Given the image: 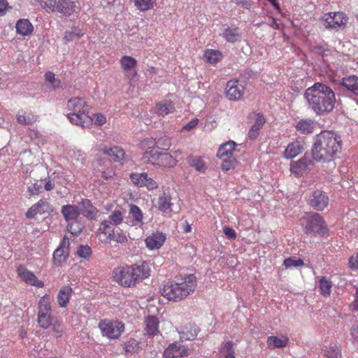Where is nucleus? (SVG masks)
I'll use <instances>...</instances> for the list:
<instances>
[{"label":"nucleus","instance_id":"9","mask_svg":"<svg viewBox=\"0 0 358 358\" xmlns=\"http://www.w3.org/2000/svg\"><path fill=\"white\" fill-rule=\"evenodd\" d=\"M55 6L52 8H45L50 11L57 10L59 13L70 16L74 13H78L80 11V6L78 2L73 0H55Z\"/></svg>","mask_w":358,"mask_h":358},{"label":"nucleus","instance_id":"33","mask_svg":"<svg viewBox=\"0 0 358 358\" xmlns=\"http://www.w3.org/2000/svg\"><path fill=\"white\" fill-rule=\"evenodd\" d=\"M72 288L69 285L63 286L57 294V302L60 307H66L72 294Z\"/></svg>","mask_w":358,"mask_h":358},{"label":"nucleus","instance_id":"37","mask_svg":"<svg viewBox=\"0 0 358 358\" xmlns=\"http://www.w3.org/2000/svg\"><path fill=\"white\" fill-rule=\"evenodd\" d=\"M85 34L84 31L78 27H73L71 30L66 31L64 39L66 42H71L80 38Z\"/></svg>","mask_w":358,"mask_h":358},{"label":"nucleus","instance_id":"23","mask_svg":"<svg viewBox=\"0 0 358 358\" xmlns=\"http://www.w3.org/2000/svg\"><path fill=\"white\" fill-rule=\"evenodd\" d=\"M123 222V215L120 210H115L111 213L107 220L100 223L98 231H103V228L108 225L111 228L118 226Z\"/></svg>","mask_w":358,"mask_h":358},{"label":"nucleus","instance_id":"13","mask_svg":"<svg viewBox=\"0 0 358 358\" xmlns=\"http://www.w3.org/2000/svg\"><path fill=\"white\" fill-rule=\"evenodd\" d=\"M131 182L137 187H146L148 189H157V183L147 173H132L129 176Z\"/></svg>","mask_w":358,"mask_h":358},{"label":"nucleus","instance_id":"49","mask_svg":"<svg viewBox=\"0 0 358 358\" xmlns=\"http://www.w3.org/2000/svg\"><path fill=\"white\" fill-rule=\"evenodd\" d=\"M76 253L78 257L88 259L92 255V249L87 245H80L78 247Z\"/></svg>","mask_w":358,"mask_h":358},{"label":"nucleus","instance_id":"8","mask_svg":"<svg viewBox=\"0 0 358 358\" xmlns=\"http://www.w3.org/2000/svg\"><path fill=\"white\" fill-rule=\"evenodd\" d=\"M113 273L115 280L124 287H130L135 286L138 283L134 275V269H132L131 266L115 268Z\"/></svg>","mask_w":358,"mask_h":358},{"label":"nucleus","instance_id":"26","mask_svg":"<svg viewBox=\"0 0 358 358\" xmlns=\"http://www.w3.org/2000/svg\"><path fill=\"white\" fill-rule=\"evenodd\" d=\"M165 240V235L162 232H157L148 236L145 241L148 248L150 250H156L160 248L163 245Z\"/></svg>","mask_w":358,"mask_h":358},{"label":"nucleus","instance_id":"32","mask_svg":"<svg viewBox=\"0 0 358 358\" xmlns=\"http://www.w3.org/2000/svg\"><path fill=\"white\" fill-rule=\"evenodd\" d=\"M341 85L348 91L358 96V76H350L342 79Z\"/></svg>","mask_w":358,"mask_h":358},{"label":"nucleus","instance_id":"42","mask_svg":"<svg viewBox=\"0 0 358 358\" xmlns=\"http://www.w3.org/2000/svg\"><path fill=\"white\" fill-rule=\"evenodd\" d=\"M332 283L330 280H327L325 277H322L319 281V287L321 293L324 296H329L331 294V289Z\"/></svg>","mask_w":358,"mask_h":358},{"label":"nucleus","instance_id":"61","mask_svg":"<svg viewBox=\"0 0 358 358\" xmlns=\"http://www.w3.org/2000/svg\"><path fill=\"white\" fill-rule=\"evenodd\" d=\"M349 264L351 268L358 269V252L350 258Z\"/></svg>","mask_w":358,"mask_h":358},{"label":"nucleus","instance_id":"56","mask_svg":"<svg viewBox=\"0 0 358 358\" xmlns=\"http://www.w3.org/2000/svg\"><path fill=\"white\" fill-rule=\"evenodd\" d=\"M138 347V343L133 338L129 339L124 344V349L127 352H134Z\"/></svg>","mask_w":358,"mask_h":358},{"label":"nucleus","instance_id":"64","mask_svg":"<svg viewBox=\"0 0 358 358\" xmlns=\"http://www.w3.org/2000/svg\"><path fill=\"white\" fill-rule=\"evenodd\" d=\"M351 335L354 340L358 341V321H356L351 329Z\"/></svg>","mask_w":358,"mask_h":358},{"label":"nucleus","instance_id":"57","mask_svg":"<svg viewBox=\"0 0 358 358\" xmlns=\"http://www.w3.org/2000/svg\"><path fill=\"white\" fill-rule=\"evenodd\" d=\"M51 325L52 326V331L55 333V336L57 338L60 337L62 336V332H63V329H62V328L61 327L60 322L55 320L52 323Z\"/></svg>","mask_w":358,"mask_h":358},{"label":"nucleus","instance_id":"3","mask_svg":"<svg viewBox=\"0 0 358 358\" xmlns=\"http://www.w3.org/2000/svg\"><path fill=\"white\" fill-rule=\"evenodd\" d=\"M196 287L194 274H185L176 278L174 282H167L160 288L162 295L169 301H178L186 298Z\"/></svg>","mask_w":358,"mask_h":358},{"label":"nucleus","instance_id":"63","mask_svg":"<svg viewBox=\"0 0 358 358\" xmlns=\"http://www.w3.org/2000/svg\"><path fill=\"white\" fill-rule=\"evenodd\" d=\"M338 351L335 348H329L326 350V357L327 358H338Z\"/></svg>","mask_w":358,"mask_h":358},{"label":"nucleus","instance_id":"35","mask_svg":"<svg viewBox=\"0 0 358 358\" xmlns=\"http://www.w3.org/2000/svg\"><path fill=\"white\" fill-rule=\"evenodd\" d=\"M199 331L195 325L189 324L180 333V338L181 341H193L198 335Z\"/></svg>","mask_w":358,"mask_h":358},{"label":"nucleus","instance_id":"45","mask_svg":"<svg viewBox=\"0 0 358 358\" xmlns=\"http://www.w3.org/2000/svg\"><path fill=\"white\" fill-rule=\"evenodd\" d=\"M68 222L66 228L69 232L73 235H78L82 232L84 227L80 222L73 220Z\"/></svg>","mask_w":358,"mask_h":358},{"label":"nucleus","instance_id":"39","mask_svg":"<svg viewBox=\"0 0 358 358\" xmlns=\"http://www.w3.org/2000/svg\"><path fill=\"white\" fill-rule=\"evenodd\" d=\"M55 320L50 313H38V323L44 329H48Z\"/></svg>","mask_w":358,"mask_h":358},{"label":"nucleus","instance_id":"25","mask_svg":"<svg viewBox=\"0 0 358 358\" xmlns=\"http://www.w3.org/2000/svg\"><path fill=\"white\" fill-rule=\"evenodd\" d=\"M303 150L304 145L303 141H296L288 144L283 153V156L287 159H293L301 153Z\"/></svg>","mask_w":358,"mask_h":358},{"label":"nucleus","instance_id":"54","mask_svg":"<svg viewBox=\"0 0 358 358\" xmlns=\"http://www.w3.org/2000/svg\"><path fill=\"white\" fill-rule=\"evenodd\" d=\"M233 345L232 341H228L222 348L221 353L224 355V358H235Z\"/></svg>","mask_w":358,"mask_h":358},{"label":"nucleus","instance_id":"14","mask_svg":"<svg viewBox=\"0 0 358 358\" xmlns=\"http://www.w3.org/2000/svg\"><path fill=\"white\" fill-rule=\"evenodd\" d=\"M189 348L180 341L170 344L164 352L166 358H179L189 355Z\"/></svg>","mask_w":358,"mask_h":358},{"label":"nucleus","instance_id":"48","mask_svg":"<svg viewBox=\"0 0 358 358\" xmlns=\"http://www.w3.org/2000/svg\"><path fill=\"white\" fill-rule=\"evenodd\" d=\"M175 110V108L172 103L166 102L164 103H159L157 105V112L159 115H168L172 113Z\"/></svg>","mask_w":358,"mask_h":358},{"label":"nucleus","instance_id":"21","mask_svg":"<svg viewBox=\"0 0 358 358\" xmlns=\"http://www.w3.org/2000/svg\"><path fill=\"white\" fill-rule=\"evenodd\" d=\"M137 282L148 278L150 275V268L148 262L141 261L138 263L131 265Z\"/></svg>","mask_w":358,"mask_h":358},{"label":"nucleus","instance_id":"59","mask_svg":"<svg viewBox=\"0 0 358 358\" xmlns=\"http://www.w3.org/2000/svg\"><path fill=\"white\" fill-rule=\"evenodd\" d=\"M199 120L197 118H194L192 120H190L188 123L185 124L182 129V130H191L192 129H194L198 124Z\"/></svg>","mask_w":358,"mask_h":358},{"label":"nucleus","instance_id":"60","mask_svg":"<svg viewBox=\"0 0 358 358\" xmlns=\"http://www.w3.org/2000/svg\"><path fill=\"white\" fill-rule=\"evenodd\" d=\"M115 176V172L113 169L108 168L101 173V177L106 180L112 178Z\"/></svg>","mask_w":358,"mask_h":358},{"label":"nucleus","instance_id":"22","mask_svg":"<svg viewBox=\"0 0 358 358\" xmlns=\"http://www.w3.org/2000/svg\"><path fill=\"white\" fill-rule=\"evenodd\" d=\"M101 151L109 156L114 162H128L129 158L125 155L124 150L119 146H113L112 148H105Z\"/></svg>","mask_w":358,"mask_h":358},{"label":"nucleus","instance_id":"17","mask_svg":"<svg viewBox=\"0 0 358 358\" xmlns=\"http://www.w3.org/2000/svg\"><path fill=\"white\" fill-rule=\"evenodd\" d=\"M52 210L50 203L43 200L40 199L36 203L31 206L26 213V217L28 219H33L37 214H44Z\"/></svg>","mask_w":358,"mask_h":358},{"label":"nucleus","instance_id":"46","mask_svg":"<svg viewBox=\"0 0 358 358\" xmlns=\"http://www.w3.org/2000/svg\"><path fill=\"white\" fill-rule=\"evenodd\" d=\"M136 60L130 56H123L120 59L122 69L127 71L131 70L136 65Z\"/></svg>","mask_w":358,"mask_h":358},{"label":"nucleus","instance_id":"24","mask_svg":"<svg viewBox=\"0 0 358 358\" xmlns=\"http://www.w3.org/2000/svg\"><path fill=\"white\" fill-rule=\"evenodd\" d=\"M254 115L256 117L255 122L248 134V138L252 141L255 140L258 137L261 129L266 122V119L262 113H258L254 114Z\"/></svg>","mask_w":358,"mask_h":358},{"label":"nucleus","instance_id":"53","mask_svg":"<svg viewBox=\"0 0 358 358\" xmlns=\"http://www.w3.org/2000/svg\"><path fill=\"white\" fill-rule=\"evenodd\" d=\"M17 122L24 125H31L36 122V117L34 115L24 116L23 115H17Z\"/></svg>","mask_w":358,"mask_h":358},{"label":"nucleus","instance_id":"34","mask_svg":"<svg viewBox=\"0 0 358 358\" xmlns=\"http://www.w3.org/2000/svg\"><path fill=\"white\" fill-rule=\"evenodd\" d=\"M236 143L234 141H229L222 144L219 148L217 157L220 159L224 157H233V153L235 150Z\"/></svg>","mask_w":358,"mask_h":358},{"label":"nucleus","instance_id":"31","mask_svg":"<svg viewBox=\"0 0 358 358\" xmlns=\"http://www.w3.org/2000/svg\"><path fill=\"white\" fill-rule=\"evenodd\" d=\"M16 31L21 36L30 35L34 31V27L27 19L19 20L15 25Z\"/></svg>","mask_w":358,"mask_h":358},{"label":"nucleus","instance_id":"36","mask_svg":"<svg viewBox=\"0 0 358 358\" xmlns=\"http://www.w3.org/2000/svg\"><path fill=\"white\" fill-rule=\"evenodd\" d=\"M171 198L170 196L163 194L159 197L158 206L159 210L164 213H171L172 210L173 203L171 202Z\"/></svg>","mask_w":358,"mask_h":358},{"label":"nucleus","instance_id":"6","mask_svg":"<svg viewBox=\"0 0 358 358\" xmlns=\"http://www.w3.org/2000/svg\"><path fill=\"white\" fill-rule=\"evenodd\" d=\"M100 239L103 243H108L111 241H114L117 243H126L128 242V237L122 229L117 227L115 229L105 226L103 231H98Z\"/></svg>","mask_w":358,"mask_h":358},{"label":"nucleus","instance_id":"5","mask_svg":"<svg viewBox=\"0 0 358 358\" xmlns=\"http://www.w3.org/2000/svg\"><path fill=\"white\" fill-rule=\"evenodd\" d=\"M141 160L144 163L169 168L173 167L177 164V160L170 153L159 152L155 149L144 152Z\"/></svg>","mask_w":358,"mask_h":358},{"label":"nucleus","instance_id":"27","mask_svg":"<svg viewBox=\"0 0 358 358\" xmlns=\"http://www.w3.org/2000/svg\"><path fill=\"white\" fill-rule=\"evenodd\" d=\"M61 213L66 222L77 220L80 215L78 206L66 204L61 208Z\"/></svg>","mask_w":358,"mask_h":358},{"label":"nucleus","instance_id":"52","mask_svg":"<svg viewBox=\"0 0 358 358\" xmlns=\"http://www.w3.org/2000/svg\"><path fill=\"white\" fill-rule=\"evenodd\" d=\"M236 164V160L234 157H226L222 158L221 168L224 171H228L231 169H234Z\"/></svg>","mask_w":358,"mask_h":358},{"label":"nucleus","instance_id":"40","mask_svg":"<svg viewBox=\"0 0 358 358\" xmlns=\"http://www.w3.org/2000/svg\"><path fill=\"white\" fill-rule=\"evenodd\" d=\"M69 250H64L62 248H57L53 253V262L55 265L60 264L66 261L69 257Z\"/></svg>","mask_w":358,"mask_h":358},{"label":"nucleus","instance_id":"51","mask_svg":"<svg viewBox=\"0 0 358 358\" xmlns=\"http://www.w3.org/2000/svg\"><path fill=\"white\" fill-rule=\"evenodd\" d=\"M42 182H39L38 180H35L34 182L29 184L27 187V192L30 196L38 195L42 192Z\"/></svg>","mask_w":358,"mask_h":358},{"label":"nucleus","instance_id":"15","mask_svg":"<svg viewBox=\"0 0 358 358\" xmlns=\"http://www.w3.org/2000/svg\"><path fill=\"white\" fill-rule=\"evenodd\" d=\"M243 87L238 80H229L225 88L226 96L231 101L239 100L243 95Z\"/></svg>","mask_w":358,"mask_h":358},{"label":"nucleus","instance_id":"18","mask_svg":"<svg viewBox=\"0 0 358 358\" xmlns=\"http://www.w3.org/2000/svg\"><path fill=\"white\" fill-rule=\"evenodd\" d=\"M69 121L78 126L83 128H87L92 125L93 120L90 117L88 113H71L67 115Z\"/></svg>","mask_w":358,"mask_h":358},{"label":"nucleus","instance_id":"12","mask_svg":"<svg viewBox=\"0 0 358 358\" xmlns=\"http://www.w3.org/2000/svg\"><path fill=\"white\" fill-rule=\"evenodd\" d=\"M348 20V18L343 13H334L332 15L329 13V17L324 20V26L327 29L338 30L345 26Z\"/></svg>","mask_w":358,"mask_h":358},{"label":"nucleus","instance_id":"50","mask_svg":"<svg viewBox=\"0 0 358 358\" xmlns=\"http://www.w3.org/2000/svg\"><path fill=\"white\" fill-rule=\"evenodd\" d=\"M283 265L287 268H297L303 265V261L300 258L289 257L284 260Z\"/></svg>","mask_w":358,"mask_h":358},{"label":"nucleus","instance_id":"43","mask_svg":"<svg viewBox=\"0 0 358 358\" xmlns=\"http://www.w3.org/2000/svg\"><path fill=\"white\" fill-rule=\"evenodd\" d=\"M204 57L207 62L215 64L221 59L222 54L217 50H207L205 52Z\"/></svg>","mask_w":358,"mask_h":358},{"label":"nucleus","instance_id":"19","mask_svg":"<svg viewBox=\"0 0 358 358\" xmlns=\"http://www.w3.org/2000/svg\"><path fill=\"white\" fill-rule=\"evenodd\" d=\"M78 207L80 214L88 220H95L97 217L98 210L94 207L90 200L87 199H83L78 203Z\"/></svg>","mask_w":358,"mask_h":358},{"label":"nucleus","instance_id":"41","mask_svg":"<svg viewBox=\"0 0 358 358\" xmlns=\"http://www.w3.org/2000/svg\"><path fill=\"white\" fill-rule=\"evenodd\" d=\"M129 207V213L133 217L134 221L136 224H143V213L139 207L134 204H130Z\"/></svg>","mask_w":358,"mask_h":358},{"label":"nucleus","instance_id":"4","mask_svg":"<svg viewBox=\"0 0 358 358\" xmlns=\"http://www.w3.org/2000/svg\"><path fill=\"white\" fill-rule=\"evenodd\" d=\"M300 223L303 227L304 233L308 235L324 234L327 231L324 220L317 213H306L301 217Z\"/></svg>","mask_w":358,"mask_h":358},{"label":"nucleus","instance_id":"16","mask_svg":"<svg viewBox=\"0 0 358 358\" xmlns=\"http://www.w3.org/2000/svg\"><path fill=\"white\" fill-rule=\"evenodd\" d=\"M19 276L27 284L37 287H43L44 283L43 281L38 280L36 276L31 271L27 270L22 265H20L17 268Z\"/></svg>","mask_w":358,"mask_h":358},{"label":"nucleus","instance_id":"30","mask_svg":"<svg viewBox=\"0 0 358 358\" xmlns=\"http://www.w3.org/2000/svg\"><path fill=\"white\" fill-rule=\"evenodd\" d=\"M145 331L149 336H154L159 333V320L155 316L150 315L145 320Z\"/></svg>","mask_w":358,"mask_h":358},{"label":"nucleus","instance_id":"2","mask_svg":"<svg viewBox=\"0 0 358 358\" xmlns=\"http://www.w3.org/2000/svg\"><path fill=\"white\" fill-rule=\"evenodd\" d=\"M308 108L317 115H324L333 110L336 103L334 92L327 85L315 83L304 94Z\"/></svg>","mask_w":358,"mask_h":358},{"label":"nucleus","instance_id":"38","mask_svg":"<svg viewBox=\"0 0 358 358\" xmlns=\"http://www.w3.org/2000/svg\"><path fill=\"white\" fill-rule=\"evenodd\" d=\"M187 163L191 167L194 168L200 173H204L207 169L204 162L200 157L189 156L187 159Z\"/></svg>","mask_w":358,"mask_h":358},{"label":"nucleus","instance_id":"62","mask_svg":"<svg viewBox=\"0 0 358 358\" xmlns=\"http://www.w3.org/2000/svg\"><path fill=\"white\" fill-rule=\"evenodd\" d=\"M38 2H41L42 7L45 8H52L55 6V0H36Z\"/></svg>","mask_w":358,"mask_h":358},{"label":"nucleus","instance_id":"1","mask_svg":"<svg viewBox=\"0 0 358 358\" xmlns=\"http://www.w3.org/2000/svg\"><path fill=\"white\" fill-rule=\"evenodd\" d=\"M341 137L331 131H322L315 135L311 148V157L317 162L334 160L342 150Z\"/></svg>","mask_w":358,"mask_h":358},{"label":"nucleus","instance_id":"44","mask_svg":"<svg viewBox=\"0 0 358 358\" xmlns=\"http://www.w3.org/2000/svg\"><path fill=\"white\" fill-rule=\"evenodd\" d=\"M156 0H135L136 7L141 11H146L152 9L155 4Z\"/></svg>","mask_w":358,"mask_h":358},{"label":"nucleus","instance_id":"10","mask_svg":"<svg viewBox=\"0 0 358 358\" xmlns=\"http://www.w3.org/2000/svg\"><path fill=\"white\" fill-rule=\"evenodd\" d=\"M308 203L315 210L322 211L327 206L329 197L324 191L316 189L310 194Z\"/></svg>","mask_w":358,"mask_h":358},{"label":"nucleus","instance_id":"58","mask_svg":"<svg viewBox=\"0 0 358 358\" xmlns=\"http://www.w3.org/2000/svg\"><path fill=\"white\" fill-rule=\"evenodd\" d=\"M223 232L230 239H235L236 238V233L231 227L224 226L223 227Z\"/></svg>","mask_w":358,"mask_h":358},{"label":"nucleus","instance_id":"47","mask_svg":"<svg viewBox=\"0 0 358 358\" xmlns=\"http://www.w3.org/2000/svg\"><path fill=\"white\" fill-rule=\"evenodd\" d=\"M38 305V313H50L51 305L49 296L46 294L41 297Z\"/></svg>","mask_w":358,"mask_h":358},{"label":"nucleus","instance_id":"20","mask_svg":"<svg viewBox=\"0 0 358 358\" xmlns=\"http://www.w3.org/2000/svg\"><path fill=\"white\" fill-rule=\"evenodd\" d=\"M67 108L73 113H89L90 107L87 102L80 97H73L67 102Z\"/></svg>","mask_w":358,"mask_h":358},{"label":"nucleus","instance_id":"29","mask_svg":"<svg viewBox=\"0 0 358 358\" xmlns=\"http://www.w3.org/2000/svg\"><path fill=\"white\" fill-rule=\"evenodd\" d=\"M222 36L228 43H235L241 41L240 29L237 27H227L223 31Z\"/></svg>","mask_w":358,"mask_h":358},{"label":"nucleus","instance_id":"7","mask_svg":"<svg viewBox=\"0 0 358 358\" xmlns=\"http://www.w3.org/2000/svg\"><path fill=\"white\" fill-rule=\"evenodd\" d=\"M99 328L103 336L109 339H116L124 331V325L120 322L104 320L99 322Z\"/></svg>","mask_w":358,"mask_h":358},{"label":"nucleus","instance_id":"28","mask_svg":"<svg viewBox=\"0 0 358 358\" xmlns=\"http://www.w3.org/2000/svg\"><path fill=\"white\" fill-rule=\"evenodd\" d=\"M315 127V123L310 119H301L295 125L296 130L303 135L312 134Z\"/></svg>","mask_w":358,"mask_h":358},{"label":"nucleus","instance_id":"55","mask_svg":"<svg viewBox=\"0 0 358 358\" xmlns=\"http://www.w3.org/2000/svg\"><path fill=\"white\" fill-rule=\"evenodd\" d=\"M268 343L270 347L282 348L286 345L287 341L276 336H270L268 339Z\"/></svg>","mask_w":358,"mask_h":358},{"label":"nucleus","instance_id":"11","mask_svg":"<svg viewBox=\"0 0 358 358\" xmlns=\"http://www.w3.org/2000/svg\"><path fill=\"white\" fill-rule=\"evenodd\" d=\"M313 159L311 153L306 152L303 157L298 161L292 162L290 164V170L296 174H302L307 171H310V166L314 165Z\"/></svg>","mask_w":358,"mask_h":358}]
</instances>
